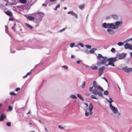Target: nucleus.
<instances>
[{
    "label": "nucleus",
    "instance_id": "nucleus-2",
    "mask_svg": "<svg viewBox=\"0 0 132 132\" xmlns=\"http://www.w3.org/2000/svg\"><path fill=\"white\" fill-rule=\"evenodd\" d=\"M97 58L98 61H100L101 60V62H98L97 63V65L98 66L100 65L101 64H105L107 61H108V59H107L106 57H103L100 54H98V56L97 57Z\"/></svg>",
    "mask_w": 132,
    "mask_h": 132
},
{
    "label": "nucleus",
    "instance_id": "nucleus-25",
    "mask_svg": "<svg viewBox=\"0 0 132 132\" xmlns=\"http://www.w3.org/2000/svg\"><path fill=\"white\" fill-rule=\"evenodd\" d=\"M117 45L119 46H121L123 45V43L121 42H119L117 43Z\"/></svg>",
    "mask_w": 132,
    "mask_h": 132
},
{
    "label": "nucleus",
    "instance_id": "nucleus-62",
    "mask_svg": "<svg viewBox=\"0 0 132 132\" xmlns=\"http://www.w3.org/2000/svg\"><path fill=\"white\" fill-rule=\"evenodd\" d=\"M32 123H29V125H30V126H31V125Z\"/></svg>",
    "mask_w": 132,
    "mask_h": 132
},
{
    "label": "nucleus",
    "instance_id": "nucleus-30",
    "mask_svg": "<svg viewBox=\"0 0 132 132\" xmlns=\"http://www.w3.org/2000/svg\"><path fill=\"white\" fill-rule=\"evenodd\" d=\"M78 45L82 47H84V45L83 44L81 43H80L78 44Z\"/></svg>",
    "mask_w": 132,
    "mask_h": 132
},
{
    "label": "nucleus",
    "instance_id": "nucleus-34",
    "mask_svg": "<svg viewBox=\"0 0 132 132\" xmlns=\"http://www.w3.org/2000/svg\"><path fill=\"white\" fill-rule=\"evenodd\" d=\"M62 67L66 70L68 69V68L67 65H65L62 66Z\"/></svg>",
    "mask_w": 132,
    "mask_h": 132
},
{
    "label": "nucleus",
    "instance_id": "nucleus-6",
    "mask_svg": "<svg viewBox=\"0 0 132 132\" xmlns=\"http://www.w3.org/2000/svg\"><path fill=\"white\" fill-rule=\"evenodd\" d=\"M127 55V54L125 53H122L120 54H117L116 57L118 59V60H119L122 59L125 57Z\"/></svg>",
    "mask_w": 132,
    "mask_h": 132
},
{
    "label": "nucleus",
    "instance_id": "nucleus-44",
    "mask_svg": "<svg viewBox=\"0 0 132 132\" xmlns=\"http://www.w3.org/2000/svg\"><path fill=\"white\" fill-rule=\"evenodd\" d=\"M65 28H63V29H62V30H60V31H59V32H62L63 31H64L65 30Z\"/></svg>",
    "mask_w": 132,
    "mask_h": 132
},
{
    "label": "nucleus",
    "instance_id": "nucleus-37",
    "mask_svg": "<svg viewBox=\"0 0 132 132\" xmlns=\"http://www.w3.org/2000/svg\"><path fill=\"white\" fill-rule=\"evenodd\" d=\"M8 109L9 111H11L12 110V107L11 106H9L8 107Z\"/></svg>",
    "mask_w": 132,
    "mask_h": 132
},
{
    "label": "nucleus",
    "instance_id": "nucleus-33",
    "mask_svg": "<svg viewBox=\"0 0 132 132\" xmlns=\"http://www.w3.org/2000/svg\"><path fill=\"white\" fill-rule=\"evenodd\" d=\"M75 43H72L70 44V46L71 48H72L74 46Z\"/></svg>",
    "mask_w": 132,
    "mask_h": 132
},
{
    "label": "nucleus",
    "instance_id": "nucleus-20",
    "mask_svg": "<svg viewBox=\"0 0 132 132\" xmlns=\"http://www.w3.org/2000/svg\"><path fill=\"white\" fill-rule=\"evenodd\" d=\"M130 44L128 43H127L125 45V48L126 49H128L130 46Z\"/></svg>",
    "mask_w": 132,
    "mask_h": 132
},
{
    "label": "nucleus",
    "instance_id": "nucleus-16",
    "mask_svg": "<svg viewBox=\"0 0 132 132\" xmlns=\"http://www.w3.org/2000/svg\"><path fill=\"white\" fill-rule=\"evenodd\" d=\"M6 118V116L3 114H1L0 117V119L1 121H3L4 119Z\"/></svg>",
    "mask_w": 132,
    "mask_h": 132
},
{
    "label": "nucleus",
    "instance_id": "nucleus-5",
    "mask_svg": "<svg viewBox=\"0 0 132 132\" xmlns=\"http://www.w3.org/2000/svg\"><path fill=\"white\" fill-rule=\"evenodd\" d=\"M122 21H117L115 22V24L112 23V28L114 29H117L119 27H120L122 25Z\"/></svg>",
    "mask_w": 132,
    "mask_h": 132
},
{
    "label": "nucleus",
    "instance_id": "nucleus-39",
    "mask_svg": "<svg viewBox=\"0 0 132 132\" xmlns=\"http://www.w3.org/2000/svg\"><path fill=\"white\" fill-rule=\"evenodd\" d=\"M10 94L11 95H16V94H15L14 92H11L10 93Z\"/></svg>",
    "mask_w": 132,
    "mask_h": 132
},
{
    "label": "nucleus",
    "instance_id": "nucleus-54",
    "mask_svg": "<svg viewBox=\"0 0 132 132\" xmlns=\"http://www.w3.org/2000/svg\"><path fill=\"white\" fill-rule=\"evenodd\" d=\"M60 6V5L59 4H58L56 6V7L57 8H59Z\"/></svg>",
    "mask_w": 132,
    "mask_h": 132
},
{
    "label": "nucleus",
    "instance_id": "nucleus-53",
    "mask_svg": "<svg viewBox=\"0 0 132 132\" xmlns=\"http://www.w3.org/2000/svg\"><path fill=\"white\" fill-rule=\"evenodd\" d=\"M84 104L86 106L88 107V104L86 103H84Z\"/></svg>",
    "mask_w": 132,
    "mask_h": 132
},
{
    "label": "nucleus",
    "instance_id": "nucleus-36",
    "mask_svg": "<svg viewBox=\"0 0 132 132\" xmlns=\"http://www.w3.org/2000/svg\"><path fill=\"white\" fill-rule=\"evenodd\" d=\"M111 51L113 53H114L115 52V50L114 48H112L111 50Z\"/></svg>",
    "mask_w": 132,
    "mask_h": 132
},
{
    "label": "nucleus",
    "instance_id": "nucleus-48",
    "mask_svg": "<svg viewBox=\"0 0 132 132\" xmlns=\"http://www.w3.org/2000/svg\"><path fill=\"white\" fill-rule=\"evenodd\" d=\"M13 18H11L9 19V21H13Z\"/></svg>",
    "mask_w": 132,
    "mask_h": 132
},
{
    "label": "nucleus",
    "instance_id": "nucleus-1",
    "mask_svg": "<svg viewBox=\"0 0 132 132\" xmlns=\"http://www.w3.org/2000/svg\"><path fill=\"white\" fill-rule=\"evenodd\" d=\"M93 86L89 88V91L92 92L94 95H98L99 96H102L103 94L101 92H103L104 90L95 81H93Z\"/></svg>",
    "mask_w": 132,
    "mask_h": 132
},
{
    "label": "nucleus",
    "instance_id": "nucleus-12",
    "mask_svg": "<svg viewBox=\"0 0 132 132\" xmlns=\"http://www.w3.org/2000/svg\"><path fill=\"white\" fill-rule=\"evenodd\" d=\"M8 1L7 0H3L2 1V3L0 4V6H3L4 5L7 6L8 3Z\"/></svg>",
    "mask_w": 132,
    "mask_h": 132
},
{
    "label": "nucleus",
    "instance_id": "nucleus-51",
    "mask_svg": "<svg viewBox=\"0 0 132 132\" xmlns=\"http://www.w3.org/2000/svg\"><path fill=\"white\" fill-rule=\"evenodd\" d=\"M16 4V3H14V2L11 3V5H15Z\"/></svg>",
    "mask_w": 132,
    "mask_h": 132
},
{
    "label": "nucleus",
    "instance_id": "nucleus-59",
    "mask_svg": "<svg viewBox=\"0 0 132 132\" xmlns=\"http://www.w3.org/2000/svg\"><path fill=\"white\" fill-rule=\"evenodd\" d=\"M27 75H26L25 76H23V78H25V77H27Z\"/></svg>",
    "mask_w": 132,
    "mask_h": 132
},
{
    "label": "nucleus",
    "instance_id": "nucleus-24",
    "mask_svg": "<svg viewBox=\"0 0 132 132\" xmlns=\"http://www.w3.org/2000/svg\"><path fill=\"white\" fill-rule=\"evenodd\" d=\"M26 26L28 28H30V29H32L33 28L30 25L27 23H26Z\"/></svg>",
    "mask_w": 132,
    "mask_h": 132
},
{
    "label": "nucleus",
    "instance_id": "nucleus-8",
    "mask_svg": "<svg viewBox=\"0 0 132 132\" xmlns=\"http://www.w3.org/2000/svg\"><path fill=\"white\" fill-rule=\"evenodd\" d=\"M110 108L113 112L114 114L117 113L118 111L117 108L114 106L112 105H111V106H109Z\"/></svg>",
    "mask_w": 132,
    "mask_h": 132
},
{
    "label": "nucleus",
    "instance_id": "nucleus-4",
    "mask_svg": "<svg viewBox=\"0 0 132 132\" xmlns=\"http://www.w3.org/2000/svg\"><path fill=\"white\" fill-rule=\"evenodd\" d=\"M37 15L36 16V25L38 26L39 24V22L42 20L43 17L44 16V14L43 13L37 12L36 13Z\"/></svg>",
    "mask_w": 132,
    "mask_h": 132
},
{
    "label": "nucleus",
    "instance_id": "nucleus-57",
    "mask_svg": "<svg viewBox=\"0 0 132 132\" xmlns=\"http://www.w3.org/2000/svg\"><path fill=\"white\" fill-rule=\"evenodd\" d=\"M56 0H50V1L51 2H54L56 1Z\"/></svg>",
    "mask_w": 132,
    "mask_h": 132
},
{
    "label": "nucleus",
    "instance_id": "nucleus-11",
    "mask_svg": "<svg viewBox=\"0 0 132 132\" xmlns=\"http://www.w3.org/2000/svg\"><path fill=\"white\" fill-rule=\"evenodd\" d=\"M113 28H109L107 29V31L109 34L113 35L115 33V31L113 30Z\"/></svg>",
    "mask_w": 132,
    "mask_h": 132
},
{
    "label": "nucleus",
    "instance_id": "nucleus-26",
    "mask_svg": "<svg viewBox=\"0 0 132 132\" xmlns=\"http://www.w3.org/2000/svg\"><path fill=\"white\" fill-rule=\"evenodd\" d=\"M20 2L21 3H25L27 2L26 0H20Z\"/></svg>",
    "mask_w": 132,
    "mask_h": 132
},
{
    "label": "nucleus",
    "instance_id": "nucleus-29",
    "mask_svg": "<svg viewBox=\"0 0 132 132\" xmlns=\"http://www.w3.org/2000/svg\"><path fill=\"white\" fill-rule=\"evenodd\" d=\"M85 81H84L83 82V85L81 86H80V87L81 88H83L84 86H85Z\"/></svg>",
    "mask_w": 132,
    "mask_h": 132
},
{
    "label": "nucleus",
    "instance_id": "nucleus-56",
    "mask_svg": "<svg viewBox=\"0 0 132 132\" xmlns=\"http://www.w3.org/2000/svg\"><path fill=\"white\" fill-rule=\"evenodd\" d=\"M10 51H11V53H14L15 52V51H12V50H10Z\"/></svg>",
    "mask_w": 132,
    "mask_h": 132
},
{
    "label": "nucleus",
    "instance_id": "nucleus-47",
    "mask_svg": "<svg viewBox=\"0 0 132 132\" xmlns=\"http://www.w3.org/2000/svg\"><path fill=\"white\" fill-rule=\"evenodd\" d=\"M89 52L91 53H93L94 52V51L93 50H90Z\"/></svg>",
    "mask_w": 132,
    "mask_h": 132
},
{
    "label": "nucleus",
    "instance_id": "nucleus-41",
    "mask_svg": "<svg viewBox=\"0 0 132 132\" xmlns=\"http://www.w3.org/2000/svg\"><path fill=\"white\" fill-rule=\"evenodd\" d=\"M103 72H102V71H99V75L98 76H101V75L103 73Z\"/></svg>",
    "mask_w": 132,
    "mask_h": 132
},
{
    "label": "nucleus",
    "instance_id": "nucleus-21",
    "mask_svg": "<svg viewBox=\"0 0 132 132\" xmlns=\"http://www.w3.org/2000/svg\"><path fill=\"white\" fill-rule=\"evenodd\" d=\"M70 97L72 98L75 99H77V97L75 95H71L70 96Z\"/></svg>",
    "mask_w": 132,
    "mask_h": 132
},
{
    "label": "nucleus",
    "instance_id": "nucleus-32",
    "mask_svg": "<svg viewBox=\"0 0 132 132\" xmlns=\"http://www.w3.org/2000/svg\"><path fill=\"white\" fill-rule=\"evenodd\" d=\"M6 125L8 127H10L11 126V123L10 122H7Z\"/></svg>",
    "mask_w": 132,
    "mask_h": 132
},
{
    "label": "nucleus",
    "instance_id": "nucleus-55",
    "mask_svg": "<svg viewBox=\"0 0 132 132\" xmlns=\"http://www.w3.org/2000/svg\"><path fill=\"white\" fill-rule=\"evenodd\" d=\"M45 129L46 131V132H49L46 128H45Z\"/></svg>",
    "mask_w": 132,
    "mask_h": 132
},
{
    "label": "nucleus",
    "instance_id": "nucleus-42",
    "mask_svg": "<svg viewBox=\"0 0 132 132\" xmlns=\"http://www.w3.org/2000/svg\"><path fill=\"white\" fill-rule=\"evenodd\" d=\"M20 89V88H17L15 90L16 92H18L19 90Z\"/></svg>",
    "mask_w": 132,
    "mask_h": 132
},
{
    "label": "nucleus",
    "instance_id": "nucleus-18",
    "mask_svg": "<svg viewBox=\"0 0 132 132\" xmlns=\"http://www.w3.org/2000/svg\"><path fill=\"white\" fill-rule=\"evenodd\" d=\"M111 16L112 18L115 20L117 19L118 18V16L117 15L115 14L112 15Z\"/></svg>",
    "mask_w": 132,
    "mask_h": 132
},
{
    "label": "nucleus",
    "instance_id": "nucleus-49",
    "mask_svg": "<svg viewBox=\"0 0 132 132\" xmlns=\"http://www.w3.org/2000/svg\"><path fill=\"white\" fill-rule=\"evenodd\" d=\"M102 78L103 79H104V80H105V81L107 82H108V80H107V79H106L105 78V77H103Z\"/></svg>",
    "mask_w": 132,
    "mask_h": 132
},
{
    "label": "nucleus",
    "instance_id": "nucleus-14",
    "mask_svg": "<svg viewBox=\"0 0 132 132\" xmlns=\"http://www.w3.org/2000/svg\"><path fill=\"white\" fill-rule=\"evenodd\" d=\"M67 13L68 14H71L73 16H74L75 17L77 18V15L76 13L73 12L72 11H70L68 12Z\"/></svg>",
    "mask_w": 132,
    "mask_h": 132
},
{
    "label": "nucleus",
    "instance_id": "nucleus-43",
    "mask_svg": "<svg viewBox=\"0 0 132 132\" xmlns=\"http://www.w3.org/2000/svg\"><path fill=\"white\" fill-rule=\"evenodd\" d=\"M84 51L87 54H88L89 52V51L87 50H85Z\"/></svg>",
    "mask_w": 132,
    "mask_h": 132
},
{
    "label": "nucleus",
    "instance_id": "nucleus-61",
    "mask_svg": "<svg viewBox=\"0 0 132 132\" xmlns=\"http://www.w3.org/2000/svg\"><path fill=\"white\" fill-rule=\"evenodd\" d=\"M57 9L56 7H55V8L54 9V10H56Z\"/></svg>",
    "mask_w": 132,
    "mask_h": 132
},
{
    "label": "nucleus",
    "instance_id": "nucleus-27",
    "mask_svg": "<svg viewBox=\"0 0 132 132\" xmlns=\"http://www.w3.org/2000/svg\"><path fill=\"white\" fill-rule=\"evenodd\" d=\"M91 97L93 99H97L98 98L96 97L95 95H92L91 96Z\"/></svg>",
    "mask_w": 132,
    "mask_h": 132
},
{
    "label": "nucleus",
    "instance_id": "nucleus-23",
    "mask_svg": "<svg viewBox=\"0 0 132 132\" xmlns=\"http://www.w3.org/2000/svg\"><path fill=\"white\" fill-rule=\"evenodd\" d=\"M105 69V68L104 67H103L100 68L99 69V71H102V72H103V70Z\"/></svg>",
    "mask_w": 132,
    "mask_h": 132
},
{
    "label": "nucleus",
    "instance_id": "nucleus-64",
    "mask_svg": "<svg viewBox=\"0 0 132 132\" xmlns=\"http://www.w3.org/2000/svg\"><path fill=\"white\" fill-rule=\"evenodd\" d=\"M12 29L14 30V27H12Z\"/></svg>",
    "mask_w": 132,
    "mask_h": 132
},
{
    "label": "nucleus",
    "instance_id": "nucleus-46",
    "mask_svg": "<svg viewBox=\"0 0 132 132\" xmlns=\"http://www.w3.org/2000/svg\"><path fill=\"white\" fill-rule=\"evenodd\" d=\"M47 3H43L42 4V6H46Z\"/></svg>",
    "mask_w": 132,
    "mask_h": 132
},
{
    "label": "nucleus",
    "instance_id": "nucleus-13",
    "mask_svg": "<svg viewBox=\"0 0 132 132\" xmlns=\"http://www.w3.org/2000/svg\"><path fill=\"white\" fill-rule=\"evenodd\" d=\"M105 100L109 103V106L112 105V103L113 102V101L111 98L110 97L109 100L107 98H105Z\"/></svg>",
    "mask_w": 132,
    "mask_h": 132
},
{
    "label": "nucleus",
    "instance_id": "nucleus-35",
    "mask_svg": "<svg viewBox=\"0 0 132 132\" xmlns=\"http://www.w3.org/2000/svg\"><path fill=\"white\" fill-rule=\"evenodd\" d=\"M91 68H92V69L93 70H96L98 69V68L96 66H95L92 68V67H91Z\"/></svg>",
    "mask_w": 132,
    "mask_h": 132
},
{
    "label": "nucleus",
    "instance_id": "nucleus-17",
    "mask_svg": "<svg viewBox=\"0 0 132 132\" xmlns=\"http://www.w3.org/2000/svg\"><path fill=\"white\" fill-rule=\"evenodd\" d=\"M26 18L30 20H34V18L33 17L29 16H27Z\"/></svg>",
    "mask_w": 132,
    "mask_h": 132
},
{
    "label": "nucleus",
    "instance_id": "nucleus-50",
    "mask_svg": "<svg viewBox=\"0 0 132 132\" xmlns=\"http://www.w3.org/2000/svg\"><path fill=\"white\" fill-rule=\"evenodd\" d=\"M31 71H32V70H31L30 71V72H28L26 74L28 76V75H30L31 74Z\"/></svg>",
    "mask_w": 132,
    "mask_h": 132
},
{
    "label": "nucleus",
    "instance_id": "nucleus-10",
    "mask_svg": "<svg viewBox=\"0 0 132 132\" xmlns=\"http://www.w3.org/2000/svg\"><path fill=\"white\" fill-rule=\"evenodd\" d=\"M122 70L127 73H129L130 71L132 72V68H127L125 67L122 68Z\"/></svg>",
    "mask_w": 132,
    "mask_h": 132
},
{
    "label": "nucleus",
    "instance_id": "nucleus-38",
    "mask_svg": "<svg viewBox=\"0 0 132 132\" xmlns=\"http://www.w3.org/2000/svg\"><path fill=\"white\" fill-rule=\"evenodd\" d=\"M85 46L86 47L88 48H90L91 47V46L90 45H86Z\"/></svg>",
    "mask_w": 132,
    "mask_h": 132
},
{
    "label": "nucleus",
    "instance_id": "nucleus-58",
    "mask_svg": "<svg viewBox=\"0 0 132 132\" xmlns=\"http://www.w3.org/2000/svg\"><path fill=\"white\" fill-rule=\"evenodd\" d=\"M75 57V56L74 55H71V58H74Z\"/></svg>",
    "mask_w": 132,
    "mask_h": 132
},
{
    "label": "nucleus",
    "instance_id": "nucleus-40",
    "mask_svg": "<svg viewBox=\"0 0 132 132\" xmlns=\"http://www.w3.org/2000/svg\"><path fill=\"white\" fill-rule=\"evenodd\" d=\"M59 128L61 129H64V127L63 126L62 127L61 126L59 125Z\"/></svg>",
    "mask_w": 132,
    "mask_h": 132
},
{
    "label": "nucleus",
    "instance_id": "nucleus-22",
    "mask_svg": "<svg viewBox=\"0 0 132 132\" xmlns=\"http://www.w3.org/2000/svg\"><path fill=\"white\" fill-rule=\"evenodd\" d=\"M109 65H111L113 67H114L115 66V65L114 64H112V63H109V62L107 64H106L105 65V66H107Z\"/></svg>",
    "mask_w": 132,
    "mask_h": 132
},
{
    "label": "nucleus",
    "instance_id": "nucleus-3",
    "mask_svg": "<svg viewBox=\"0 0 132 132\" xmlns=\"http://www.w3.org/2000/svg\"><path fill=\"white\" fill-rule=\"evenodd\" d=\"M93 109V106L92 104L90 103L89 105L88 109L87 108H86V109L85 110V115L86 117H88L89 115H92L93 113L92 110Z\"/></svg>",
    "mask_w": 132,
    "mask_h": 132
},
{
    "label": "nucleus",
    "instance_id": "nucleus-60",
    "mask_svg": "<svg viewBox=\"0 0 132 132\" xmlns=\"http://www.w3.org/2000/svg\"><path fill=\"white\" fill-rule=\"evenodd\" d=\"M130 56H132V52L130 53Z\"/></svg>",
    "mask_w": 132,
    "mask_h": 132
},
{
    "label": "nucleus",
    "instance_id": "nucleus-45",
    "mask_svg": "<svg viewBox=\"0 0 132 132\" xmlns=\"http://www.w3.org/2000/svg\"><path fill=\"white\" fill-rule=\"evenodd\" d=\"M128 49L130 50H132V45H130V46Z\"/></svg>",
    "mask_w": 132,
    "mask_h": 132
},
{
    "label": "nucleus",
    "instance_id": "nucleus-31",
    "mask_svg": "<svg viewBox=\"0 0 132 132\" xmlns=\"http://www.w3.org/2000/svg\"><path fill=\"white\" fill-rule=\"evenodd\" d=\"M84 7V5H81L79 6L80 9H82Z\"/></svg>",
    "mask_w": 132,
    "mask_h": 132
},
{
    "label": "nucleus",
    "instance_id": "nucleus-28",
    "mask_svg": "<svg viewBox=\"0 0 132 132\" xmlns=\"http://www.w3.org/2000/svg\"><path fill=\"white\" fill-rule=\"evenodd\" d=\"M104 95H108L109 92L108 90H106L104 91Z\"/></svg>",
    "mask_w": 132,
    "mask_h": 132
},
{
    "label": "nucleus",
    "instance_id": "nucleus-19",
    "mask_svg": "<svg viewBox=\"0 0 132 132\" xmlns=\"http://www.w3.org/2000/svg\"><path fill=\"white\" fill-rule=\"evenodd\" d=\"M77 97L82 101H84V99L81 95L78 94L77 95Z\"/></svg>",
    "mask_w": 132,
    "mask_h": 132
},
{
    "label": "nucleus",
    "instance_id": "nucleus-7",
    "mask_svg": "<svg viewBox=\"0 0 132 132\" xmlns=\"http://www.w3.org/2000/svg\"><path fill=\"white\" fill-rule=\"evenodd\" d=\"M112 23H106L105 22L103 23L102 25V27L108 29L109 28H112Z\"/></svg>",
    "mask_w": 132,
    "mask_h": 132
},
{
    "label": "nucleus",
    "instance_id": "nucleus-9",
    "mask_svg": "<svg viewBox=\"0 0 132 132\" xmlns=\"http://www.w3.org/2000/svg\"><path fill=\"white\" fill-rule=\"evenodd\" d=\"M108 61L109 63L114 64L113 63L117 61H118V59H117L116 56L114 57H112L108 59Z\"/></svg>",
    "mask_w": 132,
    "mask_h": 132
},
{
    "label": "nucleus",
    "instance_id": "nucleus-63",
    "mask_svg": "<svg viewBox=\"0 0 132 132\" xmlns=\"http://www.w3.org/2000/svg\"><path fill=\"white\" fill-rule=\"evenodd\" d=\"M129 40H130L131 41H132V37L129 39Z\"/></svg>",
    "mask_w": 132,
    "mask_h": 132
},
{
    "label": "nucleus",
    "instance_id": "nucleus-52",
    "mask_svg": "<svg viewBox=\"0 0 132 132\" xmlns=\"http://www.w3.org/2000/svg\"><path fill=\"white\" fill-rule=\"evenodd\" d=\"M81 62V60L77 61L76 63H77L79 64V63H80V62Z\"/></svg>",
    "mask_w": 132,
    "mask_h": 132
},
{
    "label": "nucleus",
    "instance_id": "nucleus-15",
    "mask_svg": "<svg viewBox=\"0 0 132 132\" xmlns=\"http://www.w3.org/2000/svg\"><path fill=\"white\" fill-rule=\"evenodd\" d=\"M4 12L7 15L9 16L10 17H11L12 16V12L9 11H7Z\"/></svg>",
    "mask_w": 132,
    "mask_h": 132
}]
</instances>
